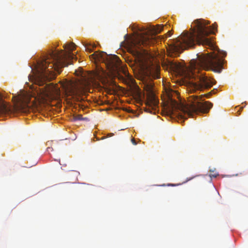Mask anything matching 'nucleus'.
Wrapping results in <instances>:
<instances>
[{
  "label": "nucleus",
  "mask_w": 248,
  "mask_h": 248,
  "mask_svg": "<svg viewBox=\"0 0 248 248\" xmlns=\"http://www.w3.org/2000/svg\"><path fill=\"white\" fill-rule=\"evenodd\" d=\"M74 121L81 120L82 119V115L81 114H77L73 116Z\"/></svg>",
  "instance_id": "obj_11"
},
{
  "label": "nucleus",
  "mask_w": 248,
  "mask_h": 248,
  "mask_svg": "<svg viewBox=\"0 0 248 248\" xmlns=\"http://www.w3.org/2000/svg\"><path fill=\"white\" fill-rule=\"evenodd\" d=\"M217 175H218V174H210V176L211 177H213L215 178L217 176Z\"/></svg>",
  "instance_id": "obj_13"
},
{
  "label": "nucleus",
  "mask_w": 248,
  "mask_h": 248,
  "mask_svg": "<svg viewBox=\"0 0 248 248\" xmlns=\"http://www.w3.org/2000/svg\"><path fill=\"white\" fill-rule=\"evenodd\" d=\"M168 186H174V185H173V184H169Z\"/></svg>",
  "instance_id": "obj_17"
},
{
  "label": "nucleus",
  "mask_w": 248,
  "mask_h": 248,
  "mask_svg": "<svg viewBox=\"0 0 248 248\" xmlns=\"http://www.w3.org/2000/svg\"><path fill=\"white\" fill-rule=\"evenodd\" d=\"M106 87V88L111 91H113L114 87L116 86V83L113 81H107V82L105 84Z\"/></svg>",
  "instance_id": "obj_8"
},
{
  "label": "nucleus",
  "mask_w": 248,
  "mask_h": 248,
  "mask_svg": "<svg viewBox=\"0 0 248 248\" xmlns=\"http://www.w3.org/2000/svg\"><path fill=\"white\" fill-rule=\"evenodd\" d=\"M92 58L105 63L110 73L119 71L121 67V61L115 55H108L106 52H95L91 55Z\"/></svg>",
  "instance_id": "obj_6"
},
{
  "label": "nucleus",
  "mask_w": 248,
  "mask_h": 248,
  "mask_svg": "<svg viewBox=\"0 0 248 248\" xmlns=\"http://www.w3.org/2000/svg\"><path fill=\"white\" fill-rule=\"evenodd\" d=\"M169 95L168 108L169 113L181 119H187L193 117L194 114L199 112L206 113L213 107L209 101L202 102V95H192L188 97V104L179 103Z\"/></svg>",
  "instance_id": "obj_4"
},
{
  "label": "nucleus",
  "mask_w": 248,
  "mask_h": 248,
  "mask_svg": "<svg viewBox=\"0 0 248 248\" xmlns=\"http://www.w3.org/2000/svg\"><path fill=\"white\" fill-rule=\"evenodd\" d=\"M65 94L69 99L74 101L80 102L84 100L82 95L84 93L83 90L77 84L72 81L68 82L64 85Z\"/></svg>",
  "instance_id": "obj_7"
},
{
  "label": "nucleus",
  "mask_w": 248,
  "mask_h": 248,
  "mask_svg": "<svg viewBox=\"0 0 248 248\" xmlns=\"http://www.w3.org/2000/svg\"><path fill=\"white\" fill-rule=\"evenodd\" d=\"M174 93H175L176 95H177V93H176V92H174Z\"/></svg>",
  "instance_id": "obj_18"
},
{
  "label": "nucleus",
  "mask_w": 248,
  "mask_h": 248,
  "mask_svg": "<svg viewBox=\"0 0 248 248\" xmlns=\"http://www.w3.org/2000/svg\"><path fill=\"white\" fill-rule=\"evenodd\" d=\"M76 46L73 43L66 44L64 47L67 51H52L46 56V58L38 62L37 82L39 86H43L46 81L54 78L53 70L60 73L62 68L72 64L71 61L77 60L76 56L72 52L76 49Z\"/></svg>",
  "instance_id": "obj_3"
},
{
  "label": "nucleus",
  "mask_w": 248,
  "mask_h": 248,
  "mask_svg": "<svg viewBox=\"0 0 248 248\" xmlns=\"http://www.w3.org/2000/svg\"><path fill=\"white\" fill-rule=\"evenodd\" d=\"M163 28L160 25H157L150 30L144 28L139 29L140 32L138 33L137 37L131 42V44L132 52L139 61L140 69V79L143 81L144 88L147 92L144 110L150 113H155L158 107L159 100L153 90L152 78L157 79L160 78L159 67H156L155 69H152L145 64L141 46L154 44L155 42V35L160 33Z\"/></svg>",
  "instance_id": "obj_2"
},
{
  "label": "nucleus",
  "mask_w": 248,
  "mask_h": 248,
  "mask_svg": "<svg viewBox=\"0 0 248 248\" xmlns=\"http://www.w3.org/2000/svg\"><path fill=\"white\" fill-rule=\"evenodd\" d=\"M56 93L57 95H58L60 93V90L59 89H57L56 90Z\"/></svg>",
  "instance_id": "obj_16"
},
{
  "label": "nucleus",
  "mask_w": 248,
  "mask_h": 248,
  "mask_svg": "<svg viewBox=\"0 0 248 248\" xmlns=\"http://www.w3.org/2000/svg\"><path fill=\"white\" fill-rule=\"evenodd\" d=\"M81 120L89 121V119L87 117H82V119Z\"/></svg>",
  "instance_id": "obj_14"
},
{
  "label": "nucleus",
  "mask_w": 248,
  "mask_h": 248,
  "mask_svg": "<svg viewBox=\"0 0 248 248\" xmlns=\"http://www.w3.org/2000/svg\"><path fill=\"white\" fill-rule=\"evenodd\" d=\"M83 45L85 48L86 51H88L89 52H92L93 51V48L95 47V46L94 45H93L89 43H84Z\"/></svg>",
  "instance_id": "obj_9"
},
{
  "label": "nucleus",
  "mask_w": 248,
  "mask_h": 248,
  "mask_svg": "<svg viewBox=\"0 0 248 248\" xmlns=\"http://www.w3.org/2000/svg\"><path fill=\"white\" fill-rule=\"evenodd\" d=\"M3 97L0 93V117L14 113H28L32 109L35 100L31 101V95L23 93L14 99V106H12L3 100Z\"/></svg>",
  "instance_id": "obj_5"
},
{
  "label": "nucleus",
  "mask_w": 248,
  "mask_h": 248,
  "mask_svg": "<svg viewBox=\"0 0 248 248\" xmlns=\"http://www.w3.org/2000/svg\"><path fill=\"white\" fill-rule=\"evenodd\" d=\"M208 22L202 19L195 20L191 25V31L183 33L170 46V51L176 54L194 46L196 44L207 46L213 51L210 53H199L196 60L190 61L189 76L194 80L189 82L187 90L191 93L210 88L215 84L214 79L206 77L205 73H200V70H212L219 73L223 69V57L226 56V53L221 51L212 39L207 37L209 34L215 33L217 31L216 24L212 26H208Z\"/></svg>",
  "instance_id": "obj_1"
},
{
  "label": "nucleus",
  "mask_w": 248,
  "mask_h": 248,
  "mask_svg": "<svg viewBox=\"0 0 248 248\" xmlns=\"http://www.w3.org/2000/svg\"><path fill=\"white\" fill-rule=\"evenodd\" d=\"M123 72L125 76H127L128 75V73H127L126 70H123Z\"/></svg>",
  "instance_id": "obj_15"
},
{
  "label": "nucleus",
  "mask_w": 248,
  "mask_h": 248,
  "mask_svg": "<svg viewBox=\"0 0 248 248\" xmlns=\"http://www.w3.org/2000/svg\"><path fill=\"white\" fill-rule=\"evenodd\" d=\"M131 142H132V144L134 145H136L137 144V143L136 142L134 138H132L131 139Z\"/></svg>",
  "instance_id": "obj_12"
},
{
  "label": "nucleus",
  "mask_w": 248,
  "mask_h": 248,
  "mask_svg": "<svg viewBox=\"0 0 248 248\" xmlns=\"http://www.w3.org/2000/svg\"><path fill=\"white\" fill-rule=\"evenodd\" d=\"M50 91L49 89L46 86H45V89H42L41 91H40V93L42 94L43 96H48Z\"/></svg>",
  "instance_id": "obj_10"
}]
</instances>
